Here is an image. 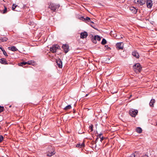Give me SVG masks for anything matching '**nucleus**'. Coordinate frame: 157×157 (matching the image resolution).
I'll return each instance as SVG.
<instances>
[{"label":"nucleus","mask_w":157,"mask_h":157,"mask_svg":"<svg viewBox=\"0 0 157 157\" xmlns=\"http://www.w3.org/2000/svg\"><path fill=\"white\" fill-rule=\"evenodd\" d=\"M134 71L136 73H140L142 70V67L140 64L137 63L135 64L133 66Z\"/></svg>","instance_id":"nucleus-1"},{"label":"nucleus","mask_w":157,"mask_h":157,"mask_svg":"<svg viewBox=\"0 0 157 157\" xmlns=\"http://www.w3.org/2000/svg\"><path fill=\"white\" fill-rule=\"evenodd\" d=\"M90 38L92 42L95 44L97 43V40L98 41H100L101 39V37L98 35L95 36L94 37L92 36L90 37Z\"/></svg>","instance_id":"nucleus-2"},{"label":"nucleus","mask_w":157,"mask_h":157,"mask_svg":"<svg viewBox=\"0 0 157 157\" xmlns=\"http://www.w3.org/2000/svg\"><path fill=\"white\" fill-rule=\"evenodd\" d=\"M60 6L59 5H56L54 3H50L49 6V8L51 10L55 11L57 9H58Z\"/></svg>","instance_id":"nucleus-3"},{"label":"nucleus","mask_w":157,"mask_h":157,"mask_svg":"<svg viewBox=\"0 0 157 157\" xmlns=\"http://www.w3.org/2000/svg\"><path fill=\"white\" fill-rule=\"evenodd\" d=\"M138 111L137 110L132 109L130 110L129 114L132 117H135L137 114Z\"/></svg>","instance_id":"nucleus-4"},{"label":"nucleus","mask_w":157,"mask_h":157,"mask_svg":"<svg viewBox=\"0 0 157 157\" xmlns=\"http://www.w3.org/2000/svg\"><path fill=\"white\" fill-rule=\"evenodd\" d=\"M59 48V46L57 44L53 45L52 47H51L50 50L53 53L56 52V50Z\"/></svg>","instance_id":"nucleus-5"},{"label":"nucleus","mask_w":157,"mask_h":157,"mask_svg":"<svg viewBox=\"0 0 157 157\" xmlns=\"http://www.w3.org/2000/svg\"><path fill=\"white\" fill-rule=\"evenodd\" d=\"M116 46L118 50H123L124 48V44L122 42L117 43L116 44Z\"/></svg>","instance_id":"nucleus-6"},{"label":"nucleus","mask_w":157,"mask_h":157,"mask_svg":"<svg viewBox=\"0 0 157 157\" xmlns=\"http://www.w3.org/2000/svg\"><path fill=\"white\" fill-rule=\"evenodd\" d=\"M147 7L149 8H151L152 6V2L151 0H146Z\"/></svg>","instance_id":"nucleus-7"},{"label":"nucleus","mask_w":157,"mask_h":157,"mask_svg":"<svg viewBox=\"0 0 157 157\" xmlns=\"http://www.w3.org/2000/svg\"><path fill=\"white\" fill-rule=\"evenodd\" d=\"M62 48L63 49L66 53H67L69 51V47L68 45L67 44H63Z\"/></svg>","instance_id":"nucleus-8"},{"label":"nucleus","mask_w":157,"mask_h":157,"mask_svg":"<svg viewBox=\"0 0 157 157\" xmlns=\"http://www.w3.org/2000/svg\"><path fill=\"white\" fill-rule=\"evenodd\" d=\"M87 36V33L85 31L83 32H82L80 33V37L81 39H84L86 38Z\"/></svg>","instance_id":"nucleus-9"},{"label":"nucleus","mask_w":157,"mask_h":157,"mask_svg":"<svg viewBox=\"0 0 157 157\" xmlns=\"http://www.w3.org/2000/svg\"><path fill=\"white\" fill-rule=\"evenodd\" d=\"M56 63L58 67L60 68L62 67V63L61 59H59L56 60Z\"/></svg>","instance_id":"nucleus-10"},{"label":"nucleus","mask_w":157,"mask_h":157,"mask_svg":"<svg viewBox=\"0 0 157 157\" xmlns=\"http://www.w3.org/2000/svg\"><path fill=\"white\" fill-rule=\"evenodd\" d=\"M132 55L137 59L139 58V54L136 51H134L132 52Z\"/></svg>","instance_id":"nucleus-11"},{"label":"nucleus","mask_w":157,"mask_h":157,"mask_svg":"<svg viewBox=\"0 0 157 157\" xmlns=\"http://www.w3.org/2000/svg\"><path fill=\"white\" fill-rule=\"evenodd\" d=\"M31 63L30 61H29L27 62H22L18 64L19 65L23 67L24 66L26 65V64H28L29 65H30Z\"/></svg>","instance_id":"nucleus-12"},{"label":"nucleus","mask_w":157,"mask_h":157,"mask_svg":"<svg viewBox=\"0 0 157 157\" xmlns=\"http://www.w3.org/2000/svg\"><path fill=\"white\" fill-rule=\"evenodd\" d=\"M129 9L132 13L134 14H136L137 12V9L134 7H130Z\"/></svg>","instance_id":"nucleus-13"},{"label":"nucleus","mask_w":157,"mask_h":157,"mask_svg":"<svg viewBox=\"0 0 157 157\" xmlns=\"http://www.w3.org/2000/svg\"><path fill=\"white\" fill-rule=\"evenodd\" d=\"M155 102V100L154 99H152L151 100L150 103L149 105L151 107H154V104Z\"/></svg>","instance_id":"nucleus-14"},{"label":"nucleus","mask_w":157,"mask_h":157,"mask_svg":"<svg viewBox=\"0 0 157 157\" xmlns=\"http://www.w3.org/2000/svg\"><path fill=\"white\" fill-rule=\"evenodd\" d=\"M8 48L9 50H10L13 51H16L17 50V48L14 46H13L12 47H9Z\"/></svg>","instance_id":"nucleus-15"},{"label":"nucleus","mask_w":157,"mask_h":157,"mask_svg":"<svg viewBox=\"0 0 157 157\" xmlns=\"http://www.w3.org/2000/svg\"><path fill=\"white\" fill-rule=\"evenodd\" d=\"M136 1H137V2L141 5H143L145 3V1L144 0H136Z\"/></svg>","instance_id":"nucleus-16"},{"label":"nucleus","mask_w":157,"mask_h":157,"mask_svg":"<svg viewBox=\"0 0 157 157\" xmlns=\"http://www.w3.org/2000/svg\"><path fill=\"white\" fill-rule=\"evenodd\" d=\"M0 63L3 64H7V63H6V59L4 58L0 59Z\"/></svg>","instance_id":"nucleus-17"},{"label":"nucleus","mask_w":157,"mask_h":157,"mask_svg":"<svg viewBox=\"0 0 157 157\" xmlns=\"http://www.w3.org/2000/svg\"><path fill=\"white\" fill-rule=\"evenodd\" d=\"M55 153V152L54 151H49L47 154V155L48 156H51L54 155Z\"/></svg>","instance_id":"nucleus-18"},{"label":"nucleus","mask_w":157,"mask_h":157,"mask_svg":"<svg viewBox=\"0 0 157 157\" xmlns=\"http://www.w3.org/2000/svg\"><path fill=\"white\" fill-rule=\"evenodd\" d=\"M8 40V38L6 37H1L0 38V42H3L6 41Z\"/></svg>","instance_id":"nucleus-19"},{"label":"nucleus","mask_w":157,"mask_h":157,"mask_svg":"<svg viewBox=\"0 0 157 157\" xmlns=\"http://www.w3.org/2000/svg\"><path fill=\"white\" fill-rule=\"evenodd\" d=\"M84 146V144L83 143L82 144L78 143L76 145V147H78L82 148Z\"/></svg>","instance_id":"nucleus-20"},{"label":"nucleus","mask_w":157,"mask_h":157,"mask_svg":"<svg viewBox=\"0 0 157 157\" xmlns=\"http://www.w3.org/2000/svg\"><path fill=\"white\" fill-rule=\"evenodd\" d=\"M136 132L139 133H141L142 132V129L140 127H138L136 129Z\"/></svg>","instance_id":"nucleus-21"},{"label":"nucleus","mask_w":157,"mask_h":157,"mask_svg":"<svg viewBox=\"0 0 157 157\" xmlns=\"http://www.w3.org/2000/svg\"><path fill=\"white\" fill-rule=\"evenodd\" d=\"M80 20H81L83 21H88V17H87L86 18H85L82 16H80L79 18Z\"/></svg>","instance_id":"nucleus-22"},{"label":"nucleus","mask_w":157,"mask_h":157,"mask_svg":"<svg viewBox=\"0 0 157 157\" xmlns=\"http://www.w3.org/2000/svg\"><path fill=\"white\" fill-rule=\"evenodd\" d=\"M90 125H89V129L90 130V132H92L93 131V128L94 127V124H90Z\"/></svg>","instance_id":"nucleus-23"},{"label":"nucleus","mask_w":157,"mask_h":157,"mask_svg":"<svg viewBox=\"0 0 157 157\" xmlns=\"http://www.w3.org/2000/svg\"><path fill=\"white\" fill-rule=\"evenodd\" d=\"M134 157H139L140 155L138 152L135 151L134 153H133Z\"/></svg>","instance_id":"nucleus-24"},{"label":"nucleus","mask_w":157,"mask_h":157,"mask_svg":"<svg viewBox=\"0 0 157 157\" xmlns=\"http://www.w3.org/2000/svg\"><path fill=\"white\" fill-rule=\"evenodd\" d=\"M71 106L70 105H68L66 106L64 108V109L65 110H67L68 109H71Z\"/></svg>","instance_id":"nucleus-25"},{"label":"nucleus","mask_w":157,"mask_h":157,"mask_svg":"<svg viewBox=\"0 0 157 157\" xmlns=\"http://www.w3.org/2000/svg\"><path fill=\"white\" fill-rule=\"evenodd\" d=\"M89 25H90L91 27H92L93 28H94V29H97L95 27H96V25L94 23H93V24H90L89 23Z\"/></svg>","instance_id":"nucleus-26"},{"label":"nucleus","mask_w":157,"mask_h":157,"mask_svg":"<svg viewBox=\"0 0 157 157\" xmlns=\"http://www.w3.org/2000/svg\"><path fill=\"white\" fill-rule=\"evenodd\" d=\"M106 43L107 41L104 38H103L101 42V44L102 45H104Z\"/></svg>","instance_id":"nucleus-27"},{"label":"nucleus","mask_w":157,"mask_h":157,"mask_svg":"<svg viewBox=\"0 0 157 157\" xmlns=\"http://www.w3.org/2000/svg\"><path fill=\"white\" fill-rule=\"evenodd\" d=\"M17 6L15 4H13L12 6V9L14 10L17 7Z\"/></svg>","instance_id":"nucleus-28"},{"label":"nucleus","mask_w":157,"mask_h":157,"mask_svg":"<svg viewBox=\"0 0 157 157\" xmlns=\"http://www.w3.org/2000/svg\"><path fill=\"white\" fill-rule=\"evenodd\" d=\"M28 24L30 25H32L33 26H35V23L33 22V21H30L28 23Z\"/></svg>","instance_id":"nucleus-29"},{"label":"nucleus","mask_w":157,"mask_h":157,"mask_svg":"<svg viewBox=\"0 0 157 157\" xmlns=\"http://www.w3.org/2000/svg\"><path fill=\"white\" fill-rule=\"evenodd\" d=\"M102 135V133H101L99 134H98V135L97 136V138L96 139V140H97L99 138H100L101 137V136Z\"/></svg>","instance_id":"nucleus-30"},{"label":"nucleus","mask_w":157,"mask_h":157,"mask_svg":"<svg viewBox=\"0 0 157 157\" xmlns=\"http://www.w3.org/2000/svg\"><path fill=\"white\" fill-rule=\"evenodd\" d=\"M4 109V108L3 106H0V113L2 112Z\"/></svg>","instance_id":"nucleus-31"},{"label":"nucleus","mask_w":157,"mask_h":157,"mask_svg":"<svg viewBox=\"0 0 157 157\" xmlns=\"http://www.w3.org/2000/svg\"><path fill=\"white\" fill-rule=\"evenodd\" d=\"M3 52V54L6 56H7L8 55L6 53V52L5 51V50L3 49L2 50V51Z\"/></svg>","instance_id":"nucleus-32"},{"label":"nucleus","mask_w":157,"mask_h":157,"mask_svg":"<svg viewBox=\"0 0 157 157\" xmlns=\"http://www.w3.org/2000/svg\"><path fill=\"white\" fill-rule=\"evenodd\" d=\"M7 8L6 6H4V9L3 10V13H6L7 12Z\"/></svg>","instance_id":"nucleus-33"},{"label":"nucleus","mask_w":157,"mask_h":157,"mask_svg":"<svg viewBox=\"0 0 157 157\" xmlns=\"http://www.w3.org/2000/svg\"><path fill=\"white\" fill-rule=\"evenodd\" d=\"M3 139V137L2 136L0 135V143L1 142Z\"/></svg>","instance_id":"nucleus-34"},{"label":"nucleus","mask_w":157,"mask_h":157,"mask_svg":"<svg viewBox=\"0 0 157 157\" xmlns=\"http://www.w3.org/2000/svg\"><path fill=\"white\" fill-rule=\"evenodd\" d=\"M89 23H90V24H93V23H94L93 21H92L91 20L90 18L89 17Z\"/></svg>","instance_id":"nucleus-35"},{"label":"nucleus","mask_w":157,"mask_h":157,"mask_svg":"<svg viewBox=\"0 0 157 157\" xmlns=\"http://www.w3.org/2000/svg\"><path fill=\"white\" fill-rule=\"evenodd\" d=\"M100 138V141L102 142V141H103V140H104V137H103V136H102Z\"/></svg>","instance_id":"nucleus-36"},{"label":"nucleus","mask_w":157,"mask_h":157,"mask_svg":"<svg viewBox=\"0 0 157 157\" xmlns=\"http://www.w3.org/2000/svg\"><path fill=\"white\" fill-rule=\"evenodd\" d=\"M128 157H134V156L132 154L131 155L129 156H128Z\"/></svg>","instance_id":"nucleus-37"},{"label":"nucleus","mask_w":157,"mask_h":157,"mask_svg":"<svg viewBox=\"0 0 157 157\" xmlns=\"http://www.w3.org/2000/svg\"><path fill=\"white\" fill-rule=\"evenodd\" d=\"M0 49L2 51V50H3V48L1 46V45H0Z\"/></svg>","instance_id":"nucleus-38"},{"label":"nucleus","mask_w":157,"mask_h":157,"mask_svg":"<svg viewBox=\"0 0 157 157\" xmlns=\"http://www.w3.org/2000/svg\"><path fill=\"white\" fill-rule=\"evenodd\" d=\"M94 126H95V128H97V125H98L97 124H96V123H94Z\"/></svg>","instance_id":"nucleus-39"},{"label":"nucleus","mask_w":157,"mask_h":157,"mask_svg":"<svg viewBox=\"0 0 157 157\" xmlns=\"http://www.w3.org/2000/svg\"><path fill=\"white\" fill-rule=\"evenodd\" d=\"M143 157H148V155H147L146 154L144 155L143 156Z\"/></svg>","instance_id":"nucleus-40"},{"label":"nucleus","mask_w":157,"mask_h":157,"mask_svg":"<svg viewBox=\"0 0 157 157\" xmlns=\"http://www.w3.org/2000/svg\"><path fill=\"white\" fill-rule=\"evenodd\" d=\"M14 10L15 11H19V10H18V9H17V8H16V10L15 9V10Z\"/></svg>","instance_id":"nucleus-41"},{"label":"nucleus","mask_w":157,"mask_h":157,"mask_svg":"<svg viewBox=\"0 0 157 157\" xmlns=\"http://www.w3.org/2000/svg\"><path fill=\"white\" fill-rule=\"evenodd\" d=\"M137 1H136V0H134V2H135L136 3H138L137 2Z\"/></svg>","instance_id":"nucleus-42"},{"label":"nucleus","mask_w":157,"mask_h":157,"mask_svg":"<svg viewBox=\"0 0 157 157\" xmlns=\"http://www.w3.org/2000/svg\"><path fill=\"white\" fill-rule=\"evenodd\" d=\"M105 47H108V45H107V46L105 45Z\"/></svg>","instance_id":"nucleus-43"},{"label":"nucleus","mask_w":157,"mask_h":157,"mask_svg":"<svg viewBox=\"0 0 157 157\" xmlns=\"http://www.w3.org/2000/svg\"><path fill=\"white\" fill-rule=\"evenodd\" d=\"M105 47H108V45H107V46L105 45Z\"/></svg>","instance_id":"nucleus-44"},{"label":"nucleus","mask_w":157,"mask_h":157,"mask_svg":"<svg viewBox=\"0 0 157 157\" xmlns=\"http://www.w3.org/2000/svg\"><path fill=\"white\" fill-rule=\"evenodd\" d=\"M88 95V94H87L86 95V97Z\"/></svg>","instance_id":"nucleus-45"},{"label":"nucleus","mask_w":157,"mask_h":157,"mask_svg":"<svg viewBox=\"0 0 157 157\" xmlns=\"http://www.w3.org/2000/svg\"><path fill=\"white\" fill-rule=\"evenodd\" d=\"M9 107H11V105H10Z\"/></svg>","instance_id":"nucleus-46"},{"label":"nucleus","mask_w":157,"mask_h":157,"mask_svg":"<svg viewBox=\"0 0 157 157\" xmlns=\"http://www.w3.org/2000/svg\"><path fill=\"white\" fill-rule=\"evenodd\" d=\"M156 125H157V123L156 124Z\"/></svg>","instance_id":"nucleus-47"},{"label":"nucleus","mask_w":157,"mask_h":157,"mask_svg":"<svg viewBox=\"0 0 157 157\" xmlns=\"http://www.w3.org/2000/svg\"><path fill=\"white\" fill-rule=\"evenodd\" d=\"M1 128V127H0V128Z\"/></svg>","instance_id":"nucleus-48"}]
</instances>
